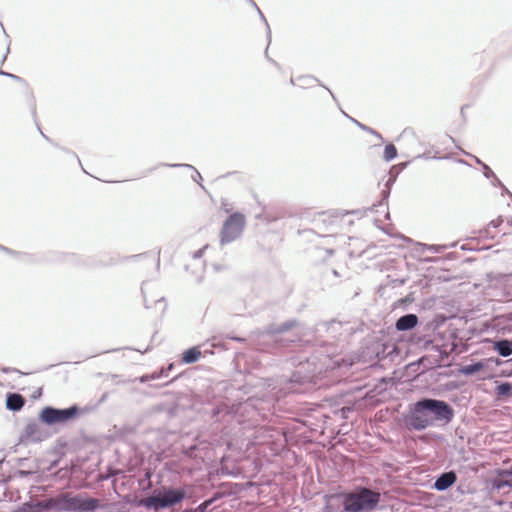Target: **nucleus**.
Listing matches in <instances>:
<instances>
[{
	"mask_svg": "<svg viewBox=\"0 0 512 512\" xmlns=\"http://www.w3.org/2000/svg\"><path fill=\"white\" fill-rule=\"evenodd\" d=\"M454 417L455 409L451 404L431 397H421L410 403L401 415L403 425L413 431H424L437 423L448 425Z\"/></svg>",
	"mask_w": 512,
	"mask_h": 512,
	"instance_id": "1",
	"label": "nucleus"
},
{
	"mask_svg": "<svg viewBox=\"0 0 512 512\" xmlns=\"http://www.w3.org/2000/svg\"><path fill=\"white\" fill-rule=\"evenodd\" d=\"M48 512H95L99 510L101 502L87 493H75L59 490L46 496Z\"/></svg>",
	"mask_w": 512,
	"mask_h": 512,
	"instance_id": "2",
	"label": "nucleus"
},
{
	"mask_svg": "<svg viewBox=\"0 0 512 512\" xmlns=\"http://www.w3.org/2000/svg\"><path fill=\"white\" fill-rule=\"evenodd\" d=\"M403 351V345L398 337L388 339L385 335H373L367 338L361 347V357L364 361L372 364L381 363L385 360L393 362L396 357H400Z\"/></svg>",
	"mask_w": 512,
	"mask_h": 512,
	"instance_id": "3",
	"label": "nucleus"
},
{
	"mask_svg": "<svg viewBox=\"0 0 512 512\" xmlns=\"http://www.w3.org/2000/svg\"><path fill=\"white\" fill-rule=\"evenodd\" d=\"M186 497L184 488L162 486L141 501L140 505L148 511L160 512L182 503Z\"/></svg>",
	"mask_w": 512,
	"mask_h": 512,
	"instance_id": "4",
	"label": "nucleus"
},
{
	"mask_svg": "<svg viewBox=\"0 0 512 512\" xmlns=\"http://www.w3.org/2000/svg\"><path fill=\"white\" fill-rule=\"evenodd\" d=\"M298 325L299 322L296 319H289L280 324H269L263 330L259 329L253 333L255 342L261 346V350L286 347L288 341L284 340L280 335Z\"/></svg>",
	"mask_w": 512,
	"mask_h": 512,
	"instance_id": "5",
	"label": "nucleus"
},
{
	"mask_svg": "<svg viewBox=\"0 0 512 512\" xmlns=\"http://www.w3.org/2000/svg\"><path fill=\"white\" fill-rule=\"evenodd\" d=\"M86 410L76 403L66 408L47 405L39 411L38 420L48 427L64 426L75 421Z\"/></svg>",
	"mask_w": 512,
	"mask_h": 512,
	"instance_id": "6",
	"label": "nucleus"
},
{
	"mask_svg": "<svg viewBox=\"0 0 512 512\" xmlns=\"http://www.w3.org/2000/svg\"><path fill=\"white\" fill-rule=\"evenodd\" d=\"M348 512H372L379 507L380 493L367 487L345 491Z\"/></svg>",
	"mask_w": 512,
	"mask_h": 512,
	"instance_id": "7",
	"label": "nucleus"
},
{
	"mask_svg": "<svg viewBox=\"0 0 512 512\" xmlns=\"http://www.w3.org/2000/svg\"><path fill=\"white\" fill-rule=\"evenodd\" d=\"M451 362L450 352L446 350H438L430 354L423 355L418 358L417 364L422 366L423 370L429 373L430 378L439 381L452 375V371H438V369H446Z\"/></svg>",
	"mask_w": 512,
	"mask_h": 512,
	"instance_id": "8",
	"label": "nucleus"
},
{
	"mask_svg": "<svg viewBox=\"0 0 512 512\" xmlns=\"http://www.w3.org/2000/svg\"><path fill=\"white\" fill-rule=\"evenodd\" d=\"M245 215L239 211L230 214L223 222L219 233V242L221 246L234 242L239 239L245 229Z\"/></svg>",
	"mask_w": 512,
	"mask_h": 512,
	"instance_id": "9",
	"label": "nucleus"
},
{
	"mask_svg": "<svg viewBox=\"0 0 512 512\" xmlns=\"http://www.w3.org/2000/svg\"><path fill=\"white\" fill-rule=\"evenodd\" d=\"M401 345L406 343L409 347H416L427 352H436L438 350H446V346L435 341L430 334L427 333H409L398 336Z\"/></svg>",
	"mask_w": 512,
	"mask_h": 512,
	"instance_id": "10",
	"label": "nucleus"
},
{
	"mask_svg": "<svg viewBox=\"0 0 512 512\" xmlns=\"http://www.w3.org/2000/svg\"><path fill=\"white\" fill-rule=\"evenodd\" d=\"M48 433L42 430L40 426L34 421H29L18 437V444L34 443L38 444L47 439Z\"/></svg>",
	"mask_w": 512,
	"mask_h": 512,
	"instance_id": "11",
	"label": "nucleus"
},
{
	"mask_svg": "<svg viewBox=\"0 0 512 512\" xmlns=\"http://www.w3.org/2000/svg\"><path fill=\"white\" fill-rule=\"evenodd\" d=\"M458 480L455 470H444L432 478L430 488L437 492H444L453 487Z\"/></svg>",
	"mask_w": 512,
	"mask_h": 512,
	"instance_id": "12",
	"label": "nucleus"
},
{
	"mask_svg": "<svg viewBox=\"0 0 512 512\" xmlns=\"http://www.w3.org/2000/svg\"><path fill=\"white\" fill-rule=\"evenodd\" d=\"M323 512H348L345 491L337 494L325 495Z\"/></svg>",
	"mask_w": 512,
	"mask_h": 512,
	"instance_id": "13",
	"label": "nucleus"
},
{
	"mask_svg": "<svg viewBox=\"0 0 512 512\" xmlns=\"http://www.w3.org/2000/svg\"><path fill=\"white\" fill-rule=\"evenodd\" d=\"M419 317L415 313H406L400 316L394 323V328L397 332L414 333L419 325Z\"/></svg>",
	"mask_w": 512,
	"mask_h": 512,
	"instance_id": "14",
	"label": "nucleus"
},
{
	"mask_svg": "<svg viewBox=\"0 0 512 512\" xmlns=\"http://www.w3.org/2000/svg\"><path fill=\"white\" fill-rule=\"evenodd\" d=\"M67 445L66 441L58 439L55 445L48 450V453L55 455L56 459L50 461L49 465L45 468V472L52 473V471L59 466L62 459L66 456Z\"/></svg>",
	"mask_w": 512,
	"mask_h": 512,
	"instance_id": "15",
	"label": "nucleus"
},
{
	"mask_svg": "<svg viewBox=\"0 0 512 512\" xmlns=\"http://www.w3.org/2000/svg\"><path fill=\"white\" fill-rule=\"evenodd\" d=\"M491 350L498 354L499 357L507 358L512 356V339L496 336L489 339Z\"/></svg>",
	"mask_w": 512,
	"mask_h": 512,
	"instance_id": "16",
	"label": "nucleus"
},
{
	"mask_svg": "<svg viewBox=\"0 0 512 512\" xmlns=\"http://www.w3.org/2000/svg\"><path fill=\"white\" fill-rule=\"evenodd\" d=\"M72 258L82 260L83 266L88 268H95L101 266H112L117 264L120 259L110 257L108 260H102L98 256H84V255H72Z\"/></svg>",
	"mask_w": 512,
	"mask_h": 512,
	"instance_id": "17",
	"label": "nucleus"
},
{
	"mask_svg": "<svg viewBox=\"0 0 512 512\" xmlns=\"http://www.w3.org/2000/svg\"><path fill=\"white\" fill-rule=\"evenodd\" d=\"M26 403L24 396L17 392H8L6 394L5 405L6 409L11 412H19L22 410Z\"/></svg>",
	"mask_w": 512,
	"mask_h": 512,
	"instance_id": "18",
	"label": "nucleus"
},
{
	"mask_svg": "<svg viewBox=\"0 0 512 512\" xmlns=\"http://www.w3.org/2000/svg\"><path fill=\"white\" fill-rule=\"evenodd\" d=\"M394 182H395V179H392V178H389L386 181L385 188L381 191V198H380V200L377 202V204H373L370 207L371 211L379 212V210L376 209V208L377 207H381V206H385L386 209H387V211L385 213V218L386 219H388L390 217V213L388 211V199L390 197L392 185H393Z\"/></svg>",
	"mask_w": 512,
	"mask_h": 512,
	"instance_id": "19",
	"label": "nucleus"
},
{
	"mask_svg": "<svg viewBox=\"0 0 512 512\" xmlns=\"http://www.w3.org/2000/svg\"><path fill=\"white\" fill-rule=\"evenodd\" d=\"M509 474V467L507 469L497 471V475L491 480V487L498 492L505 487H512V477H506Z\"/></svg>",
	"mask_w": 512,
	"mask_h": 512,
	"instance_id": "20",
	"label": "nucleus"
},
{
	"mask_svg": "<svg viewBox=\"0 0 512 512\" xmlns=\"http://www.w3.org/2000/svg\"><path fill=\"white\" fill-rule=\"evenodd\" d=\"M487 367V362L482 360L472 361L469 364L461 365L457 372L464 376H473L476 373L483 371Z\"/></svg>",
	"mask_w": 512,
	"mask_h": 512,
	"instance_id": "21",
	"label": "nucleus"
},
{
	"mask_svg": "<svg viewBox=\"0 0 512 512\" xmlns=\"http://www.w3.org/2000/svg\"><path fill=\"white\" fill-rule=\"evenodd\" d=\"M46 497L41 501H26L19 505V512H48Z\"/></svg>",
	"mask_w": 512,
	"mask_h": 512,
	"instance_id": "22",
	"label": "nucleus"
},
{
	"mask_svg": "<svg viewBox=\"0 0 512 512\" xmlns=\"http://www.w3.org/2000/svg\"><path fill=\"white\" fill-rule=\"evenodd\" d=\"M223 496L220 492H214L209 498L194 508H187L185 512H209L210 507Z\"/></svg>",
	"mask_w": 512,
	"mask_h": 512,
	"instance_id": "23",
	"label": "nucleus"
},
{
	"mask_svg": "<svg viewBox=\"0 0 512 512\" xmlns=\"http://www.w3.org/2000/svg\"><path fill=\"white\" fill-rule=\"evenodd\" d=\"M494 394L497 399H504L512 396V383L508 381H496Z\"/></svg>",
	"mask_w": 512,
	"mask_h": 512,
	"instance_id": "24",
	"label": "nucleus"
},
{
	"mask_svg": "<svg viewBox=\"0 0 512 512\" xmlns=\"http://www.w3.org/2000/svg\"><path fill=\"white\" fill-rule=\"evenodd\" d=\"M201 357V351L198 346H192L184 350L181 354V362L184 364H193Z\"/></svg>",
	"mask_w": 512,
	"mask_h": 512,
	"instance_id": "25",
	"label": "nucleus"
},
{
	"mask_svg": "<svg viewBox=\"0 0 512 512\" xmlns=\"http://www.w3.org/2000/svg\"><path fill=\"white\" fill-rule=\"evenodd\" d=\"M443 322L442 321H437V319H433L431 321H427V322H422V321H419V325H418V328L416 331H414V333H427V334H430L431 333H434L436 330H438V328L440 327L441 323Z\"/></svg>",
	"mask_w": 512,
	"mask_h": 512,
	"instance_id": "26",
	"label": "nucleus"
},
{
	"mask_svg": "<svg viewBox=\"0 0 512 512\" xmlns=\"http://www.w3.org/2000/svg\"><path fill=\"white\" fill-rule=\"evenodd\" d=\"M457 245L456 242H453L449 245H446V244H424V243H419V246L421 247V251L422 252H425V251H429V252H432V253H442L443 251H445L448 247H455Z\"/></svg>",
	"mask_w": 512,
	"mask_h": 512,
	"instance_id": "27",
	"label": "nucleus"
},
{
	"mask_svg": "<svg viewBox=\"0 0 512 512\" xmlns=\"http://www.w3.org/2000/svg\"><path fill=\"white\" fill-rule=\"evenodd\" d=\"M343 114L348 118L350 119L357 127H359L362 131H365L375 137H377L381 142H384V139L382 137V135L375 129H373L372 127L370 126H367L361 122H359L358 120L350 117L349 115H347L344 111H342Z\"/></svg>",
	"mask_w": 512,
	"mask_h": 512,
	"instance_id": "28",
	"label": "nucleus"
},
{
	"mask_svg": "<svg viewBox=\"0 0 512 512\" xmlns=\"http://www.w3.org/2000/svg\"><path fill=\"white\" fill-rule=\"evenodd\" d=\"M318 326L324 328L327 332L332 333L334 336L340 333L342 323L336 319L319 323Z\"/></svg>",
	"mask_w": 512,
	"mask_h": 512,
	"instance_id": "29",
	"label": "nucleus"
},
{
	"mask_svg": "<svg viewBox=\"0 0 512 512\" xmlns=\"http://www.w3.org/2000/svg\"><path fill=\"white\" fill-rule=\"evenodd\" d=\"M398 156L397 148L392 143H387L384 146L383 160L385 162H391Z\"/></svg>",
	"mask_w": 512,
	"mask_h": 512,
	"instance_id": "30",
	"label": "nucleus"
},
{
	"mask_svg": "<svg viewBox=\"0 0 512 512\" xmlns=\"http://www.w3.org/2000/svg\"><path fill=\"white\" fill-rule=\"evenodd\" d=\"M497 376L502 378L512 377V357L505 360L504 366H502V369H499Z\"/></svg>",
	"mask_w": 512,
	"mask_h": 512,
	"instance_id": "31",
	"label": "nucleus"
},
{
	"mask_svg": "<svg viewBox=\"0 0 512 512\" xmlns=\"http://www.w3.org/2000/svg\"><path fill=\"white\" fill-rule=\"evenodd\" d=\"M458 258H459L458 252H449L444 257H434L431 259H427L426 261L431 262V263H440V262H445L446 260H456Z\"/></svg>",
	"mask_w": 512,
	"mask_h": 512,
	"instance_id": "32",
	"label": "nucleus"
},
{
	"mask_svg": "<svg viewBox=\"0 0 512 512\" xmlns=\"http://www.w3.org/2000/svg\"><path fill=\"white\" fill-rule=\"evenodd\" d=\"M28 106L30 108V112H31V115L33 117V120L35 122V125H36V128L37 130L39 131V133L42 135L44 132L41 130V127L37 121V117H36V103L33 99H31L28 103Z\"/></svg>",
	"mask_w": 512,
	"mask_h": 512,
	"instance_id": "33",
	"label": "nucleus"
},
{
	"mask_svg": "<svg viewBox=\"0 0 512 512\" xmlns=\"http://www.w3.org/2000/svg\"><path fill=\"white\" fill-rule=\"evenodd\" d=\"M28 106L30 108V112H31V115L33 117V120L35 122V125H36V128L37 130L39 131V133L42 135L44 132L41 130V127L37 121V117H36V103L33 99H31L28 103Z\"/></svg>",
	"mask_w": 512,
	"mask_h": 512,
	"instance_id": "34",
	"label": "nucleus"
},
{
	"mask_svg": "<svg viewBox=\"0 0 512 512\" xmlns=\"http://www.w3.org/2000/svg\"><path fill=\"white\" fill-rule=\"evenodd\" d=\"M157 167H170V168H186V169H190V170H193L196 169L193 165L191 164H187V163H173V164H170V163H159Z\"/></svg>",
	"mask_w": 512,
	"mask_h": 512,
	"instance_id": "35",
	"label": "nucleus"
},
{
	"mask_svg": "<svg viewBox=\"0 0 512 512\" xmlns=\"http://www.w3.org/2000/svg\"><path fill=\"white\" fill-rule=\"evenodd\" d=\"M479 236L484 239L493 240L496 237V233L487 225V227L479 230Z\"/></svg>",
	"mask_w": 512,
	"mask_h": 512,
	"instance_id": "36",
	"label": "nucleus"
},
{
	"mask_svg": "<svg viewBox=\"0 0 512 512\" xmlns=\"http://www.w3.org/2000/svg\"><path fill=\"white\" fill-rule=\"evenodd\" d=\"M483 361L487 362V367L490 365H495L499 367V369H502V366H504L505 360H502L500 357H489L486 359H483Z\"/></svg>",
	"mask_w": 512,
	"mask_h": 512,
	"instance_id": "37",
	"label": "nucleus"
},
{
	"mask_svg": "<svg viewBox=\"0 0 512 512\" xmlns=\"http://www.w3.org/2000/svg\"><path fill=\"white\" fill-rule=\"evenodd\" d=\"M175 368V364L174 363H170L168 364L166 367H162L160 368L159 370H157V374L159 376V379L160 378H164V377H167L169 375V373Z\"/></svg>",
	"mask_w": 512,
	"mask_h": 512,
	"instance_id": "38",
	"label": "nucleus"
},
{
	"mask_svg": "<svg viewBox=\"0 0 512 512\" xmlns=\"http://www.w3.org/2000/svg\"><path fill=\"white\" fill-rule=\"evenodd\" d=\"M156 379H159V376L156 371H154L152 373L144 374L137 378V380L140 383H146L148 381H152V380H156Z\"/></svg>",
	"mask_w": 512,
	"mask_h": 512,
	"instance_id": "39",
	"label": "nucleus"
},
{
	"mask_svg": "<svg viewBox=\"0 0 512 512\" xmlns=\"http://www.w3.org/2000/svg\"><path fill=\"white\" fill-rule=\"evenodd\" d=\"M191 179L196 182L197 184H199V186L204 190V191H207L205 186L202 184V176L200 174V172L197 170V169H194L193 171V174L191 175Z\"/></svg>",
	"mask_w": 512,
	"mask_h": 512,
	"instance_id": "40",
	"label": "nucleus"
},
{
	"mask_svg": "<svg viewBox=\"0 0 512 512\" xmlns=\"http://www.w3.org/2000/svg\"><path fill=\"white\" fill-rule=\"evenodd\" d=\"M325 349V354L327 357H332L334 355L335 347L333 344L324 343L322 346Z\"/></svg>",
	"mask_w": 512,
	"mask_h": 512,
	"instance_id": "41",
	"label": "nucleus"
},
{
	"mask_svg": "<svg viewBox=\"0 0 512 512\" xmlns=\"http://www.w3.org/2000/svg\"><path fill=\"white\" fill-rule=\"evenodd\" d=\"M482 172H483L484 177L487 179L494 177V174H495V172L487 164L483 165Z\"/></svg>",
	"mask_w": 512,
	"mask_h": 512,
	"instance_id": "42",
	"label": "nucleus"
},
{
	"mask_svg": "<svg viewBox=\"0 0 512 512\" xmlns=\"http://www.w3.org/2000/svg\"><path fill=\"white\" fill-rule=\"evenodd\" d=\"M29 468H30L29 470H18L17 475L21 478H26V477L31 476L35 472V470H34V467H32V466H29Z\"/></svg>",
	"mask_w": 512,
	"mask_h": 512,
	"instance_id": "43",
	"label": "nucleus"
},
{
	"mask_svg": "<svg viewBox=\"0 0 512 512\" xmlns=\"http://www.w3.org/2000/svg\"><path fill=\"white\" fill-rule=\"evenodd\" d=\"M72 255L73 254H66L64 261L69 262V263H71V264H73L75 266H83L82 260H78V259L72 258L71 257Z\"/></svg>",
	"mask_w": 512,
	"mask_h": 512,
	"instance_id": "44",
	"label": "nucleus"
},
{
	"mask_svg": "<svg viewBox=\"0 0 512 512\" xmlns=\"http://www.w3.org/2000/svg\"><path fill=\"white\" fill-rule=\"evenodd\" d=\"M503 224V218L502 216H499L498 218L492 220L489 222V227H491V229H497L498 227H500L501 225Z\"/></svg>",
	"mask_w": 512,
	"mask_h": 512,
	"instance_id": "45",
	"label": "nucleus"
},
{
	"mask_svg": "<svg viewBox=\"0 0 512 512\" xmlns=\"http://www.w3.org/2000/svg\"><path fill=\"white\" fill-rule=\"evenodd\" d=\"M460 249L463 251H479V250H485V247L478 248L476 246H472L470 243L463 244L460 246Z\"/></svg>",
	"mask_w": 512,
	"mask_h": 512,
	"instance_id": "46",
	"label": "nucleus"
},
{
	"mask_svg": "<svg viewBox=\"0 0 512 512\" xmlns=\"http://www.w3.org/2000/svg\"><path fill=\"white\" fill-rule=\"evenodd\" d=\"M446 391H454L459 388V384L457 381H449L444 385Z\"/></svg>",
	"mask_w": 512,
	"mask_h": 512,
	"instance_id": "47",
	"label": "nucleus"
},
{
	"mask_svg": "<svg viewBox=\"0 0 512 512\" xmlns=\"http://www.w3.org/2000/svg\"><path fill=\"white\" fill-rule=\"evenodd\" d=\"M1 372L4 373V374H9V373H19V374H23V372H21L19 369L17 368H13V367H6V366H3L1 367ZM27 373H24V375H26Z\"/></svg>",
	"mask_w": 512,
	"mask_h": 512,
	"instance_id": "48",
	"label": "nucleus"
},
{
	"mask_svg": "<svg viewBox=\"0 0 512 512\" xmlns=\"http://www.w3.org/2000/svg\"><path fill=\"white\" fill-rule=\"evenodd\" d=\"M0 250L5 252V253H7V254H9V255H12V256H19V255H21V252L12 250V249H10V248H8L6 246H3L1 244H0Z\"/></svg>",
	"mask_w": 512,
	"mask_h": 512,
	"instance_id": "49",
	"label": "nucleus"
},
{
	"mask_svg": "<svg viewBox=\"0 0 512 512\" xmlns=\"http://www.w3.org/2000/svg\"><path fill=\"white\" fill-rule=\"evenodd\" d=\"M147 255H148V252L139 253V254H135V255H131V256L125 257V258H123V260L124 261H126V260H137V259L144 258Z\"/></svg>",
	"mask_w": 512,
	"mask_h": 512,
	"instance_id": "50",
	"label": "nucleus"
},
{
	"mask_svg": "<svg viewBox=\"0 0 512 512\" xmlns=\"http://www.w3.org/2000/svg\"><path fill=\"white\" fill-rule=\"evenodd\" d=\"M471 105L470 104H465V105H462L461 108H460V115H461V118H462V124L465 125L466 123V115H465V110L467 108H469Z\"/></svg>",
	"mask_w": 512,
	"mask_h": 512,
	"instance_id": "51",
	"label": "nucleus"
},
{
	"mask_svg": "<svg viewBox=\"0 0 512 512\" xmlns=\"http://www.w3.org/2000/svg\"><path fill=\"white\" fill-rule=\"evenodd\" d=\"M57 148L61 149L63 152H65V153H67V154L72 155V156H73V157L78 161V163H79V164H81L80 159H79L78 155H77L75 152L71 151V150H70V149H68V148L60 147L59 145H58V147H57Z\"/></svg>",
	"mask_w": 512,
	"mask_h": 512,
	"instance_id": "52",
	"label": "nucleus"
},
{
	"mask_svg": "<svg viewBox=\"0 0 512 512\" xmlns=\"http://www.w3.org/2000/svg\"><path fill=\"white\" fill-rule=\"evenodd\" d=\"M490 180H491L492 186H494V187H501V186H503L502 181L497 177L496 174H494V177H491Z\"/></svg>",
	"mask_w": 512,
	"mask_h": 512,
	"instance_id": "53",
	"label": "nucleus"
},
{
	"mask_svg": "<svg viewBox=\"0 0 512 512\" xmlns=\"http://www.w3.org/2000/svg\"><path fill=\"white\" fill-rule=\"evenodd\" d=\"M226 338L229 339V340L235 341V342H240V343H243V342L246 341L245 338L237 336V335H232V334H228L226 336Z\"/></svg>",
	"mask_w": 512,
	"mask_h": 512,
	"instance_id": "54",
	"label": "nucleus"
},
{
	"mask_svg": "<svg viewBox=\"0 0 512 512\" xmlns=\"http://www.w3.org/2000/svg\"><path fill=\"white\" fill-rule=\"evenodd\" d=\"M120 350H121V348L109 349V350H105V351L96 353L94 355L87 356L86 358L88 359V358H91V357H94V356H97V355H100V354L112 353V352H117V351H120Z\"/></svg>",
	"mask_w": 512,
	"mask_h": 512,
	"instance_id": "55",
	"label": "nucleus"
},
{
	"mask_svg": "<svg viewBox=\"0 0 512 512\" xmlns=\"http://www.w3.org/2000/svg\"><path fill=\"white\" fill-rule=\"evenodd\" d=\"M42 393H43L42 388H38L37 390H35V391L33 392V394L31 395V397H32L33 399H35V400H36V399H39V398L42 396Z\"/></svg>",
	"mask_w": 512,
	"mask_h": 512,
	"instance_id": "56",
	"label": "nucleus"
},
{
	"mask_svg": "<svg viewBox=\"0 0 512 512\" xmlns=\"http://www.w3.org/2000/svg\"><path fill=\"white\" fill-rule=\"evenodd\" d=\"M15 461H16L17 465L24 466L29 461V459L28 458H16Z\"/></svg>",
	"mask_w": 512,
	"mask_h": 512,
	"instance_id": "57",
	"label": "nucleus"
},
{
	"mask_svg": "<svg viewBox=\"0 0 512 512\" xmlns=\"http://www.w3.org/2000/svg\"><path fill=\"white\" fill-rule=\"evenodd\" d=\"M47 142H49L51 145L58 147V144L55 143L49 136H47L45 133L41 135Z\"/></svg>",
	"mask_w": 512,
	"mask_h": 512,
	"instance_id": "58",
	"label": "nucleus"
},
{
	"mask_svg": "<svg viewBox=\"0 0 512 512\" xmlns=\"http://www.w3.org/2000/svg\"><path fill=\"white\" fill-rule=\"evenodd\" d=\"M410 163H411V161H406V162L398 164L397 166L399 167L400 171H402L405 168H407Z\"/></svg>",
	"mask_w": 512,
	"mask_h": 512,
	"instance_id": "59",
	"label": "nucleus"
},
{
	"mask_svg": "<svg viewBox=\"0 0 512 512\" xmlns=\"http://www.w3.org/2000/svg\"><path fill=\"white\" fill-rule=\"evenodd\" d=\"M407 134H410L412 137H414V133L409 128L404 129L403 132L401 133L400 137H404Z\"/></svg>",
	"mask_w": 512,
	"mask_h": 512,
	"instance_id": "60",
	"label": "nucleus"
},
{
	"mask_svg": "<svg viewBox=\"0 0 512 512\" xmlns=\"http://www.w3.org/2000/svg\"><path fill=\"white\" fill-rule=\"evenodd\" d=\"M500 188L502 189V194H508L512 198V193L507 189V187L504 184Z\"/></svg>",
	"mask_w": 512,
	"mask_h": 512,
	"instance_id": "61",
	"label": "nucleus"
},
{
	"mask_svg": "<svg viewBox=\"0 0 512 512\" xmlns=\"http://www.w3.org/2000/svg\"><path fill=\"white\" fill-rule=\"evenodd\" d=\"M473 158H474L475 162H476L478 165H480V166H481V168L483 167V165H485V164H486L485 162H483L481 159H479V158H478V157H476V156H473Z\"/></svg>",
	"mask_w": 512,
	"mask_h": 512,
	"instance_id": "62",
	"label": "nucleus"
},
{
	"mask_svg": "<svg viewBox=\"0 0 512 512\" xmlns=\"http://www.w3.org/2000/svg\"><path fill=\"white\" fill-rule=\"evenodd\" d=\"M203 254V251L200 249V250H197L195 253H194V257L195 258H200Z\"/></svg>",
	"mask_w": 512,
	"mask_h": 512,
	"instance_id": "63",
	"label": "nucleus"
},
{
	"mask_svg": "<svg viewBox=\"0 0 512 512\" xmlns=\"http://www.w3.org/2000/svg\"><path fill=\"white\" fill-rule=\"evenodd\" d=\"M399 302H400V303L405 304V303L411 302V300H410V299H409V297L407 296V297H405V298L400 299V300H399Z\"/></svg>",
	"mask_w": 512,
	"mask_h": 512,
	"instance_id": "64",
	"label": "nucleus"
}]
</instances>
